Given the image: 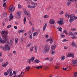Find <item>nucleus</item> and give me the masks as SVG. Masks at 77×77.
<instances>
[{
    "label": "nucleus",
    "mask_w": 77,
    "mask_h": 77,
    "mask_svg": "<svg viewBox=\"0 0 77 77\" xmlns=\"http://www.w3.org/2000/svg\"><path fill=\"white\" fill-rule=\"evenodd\" d=\"M8 32H6L5 33L2 35V37L0 36V43L1 44H4V43H7L9 42V38H7L8 37Z\"/></svg>",
    "instance_id": "nucleus-1"
},
{
    "label": "nucleus",
    "mask_w": 77,
    "mask_h": 77,
    "mask_svg": "<svg viewBox=\"0 0 77 77\" xmlns=\"http://www.w3.org/2000/svg\"><path fill=\"white\" fill-rule=\"evenodd\" d=\"M9 42L7 43V44L5 45V51H7V50H10L11 48V46H9L8 47V45H9Z\"/></svg>",
    "instance_id": "nucleus-2"
},
{
    "label": "nucleus",
    "mask_w": 77,
    "mask_h": 77,
    "mask_svg": "<svg viewBox=\"0 0 77 77\" xmlns=\"http://www.w3.org/2000/svg\"><path fill=\"white\" fill-rule=\"evenodd\" d=\"M50 51V47L46 46L44 48V51L45 53H47Z\"/></svg>",
    "instance_id": "nucleus-3"
},
{
    "label": "nucleus",
    "mask_w": 77,
    "mask_h": 77,
    "mask_svg": "<svg viewBox=\"0 0 77 77\" xmlns=\"http://www.w3.org/2000/svg\"><path fill=\"white\" fill-rule=\"evenodd\" d=\"M74 17H75V16H74V14H72L70 16V18L69 21L70 24H72V23H71L70 21H73V20H74Z\"/></svg>",
    "instance_id": "nucleus-4"
},
{
    "label": "nucleus",
    "mask_w": 77,
    "mask_h": 77,
    "mask_svg": "<svg viewBox=\"0 0 77 77\" xmlns=\"http://www.w3.org/2000/svg\"><path fill=\"white\" fill-rule=\"evenodd\" d=\"M16 15L17 18V19H20L21 17V12L20 11H17L16 12Z\"/></svg>",
    "instance_id": "nucleus-5"
},
{
    "label": "nucleus",
    "mask_w": 77,
    "mask_h": 77,
    "mask_svg": "<svg viewBox=\"0 0 77 77\" xmlns=\"http://www.w3.org/2000/svg\"><path fill=\"white\" fill-rule=\"evenodd\" d=\"M11 71H12V69L11 68L7 70V72H4V75H9L10 72H11Z\"/></svg>",
    "instance_id": "nucleus-6"
},
{
    "label": "nucleus",
    "mask_w": 77,
    "mask_h": 77,
    "mask_svg": "<svg viewBox=\"0 0 77 77\" xmlns=\"http://www.w3.org/2000/svg\"><path fill=\"white\" fill-rule=\"evenodd\" d=\"M8 9H10V13H12V12L14 11L15 10V7H12L11 8V6H10L8 8Z\"/></svg>",
    "instance_id": "nucleus-7"
},
{
    "label": "nucleus",
    "mask_w": 77,
    "mask_h": 77,
    "mask_svg": "<svg viewBox=\"0 0 77 77\" xmlns=\"http://www.w3.org/2000/svg\"><path fill=\"white\" fill-rule=\"evenodd\" d=\"M57 23H58L60 25H62V24H64V23L63 22V19H61L59 21H57Z\"/></svg>",
    "instance_id": "nucleus-8"
},
{
    "label": "nucleus",
    "mask_w": 77,
    "mask_h": 77,
    "mask_svg": "<svg viewBox=\"0 0 77 77\" xmlns=\"http://www.w3.org/2000/svg\"><path fill=\"white\" fill-rule=\"evenodd\" d=\"M14 42V38H12L11 39V41L10 42L9 45L10 46H12L13 45V42Z\"/></svg>",
    "instance_id": "nucleus-9"
},
{
    "label": "nucleus",
    "mask_w": 77,
    "mask_h": 77,
    "mask_svg": "<svg viewBox=\"0 0 77 77\" xmlns=\"http://www.w3.org/2000/svg\"><path fill=\"white\" fill-rule=\"evenodd\" d=\"M27 7L28 9H33L36 8V6L34 5L33 6H32L30 5H27Z\"/></svg>",
    "instance_id": "nucleus-10"
},
{
    "label": "nucleus",
    "mask_w": 77,
    "mask_h": 77,
    "mask_svg": "<svg viewBox=\"0 0 77 77\" xmlns=\"http://www.w3.org/2000/svg\"><path fill=\"white\" fill-rule=\"evenodd\" d=\"M55 23V20L53 19H51L49 21V23L51 24H54Z\"/></svg>",
    "instance_id": "nucleus-11"
},
{
    "label": "nucleus",
    "mask_w": 77,
    "mask_h": 77,
    "mask_svg": "<svg viewBox=\"0 0 77 77\" xmlns=\"http://www.w3.org/2000/svg\"><path fill=\"white\" fill-rule=\"evenodd\" d=\"M74 54H71V53H69L68 55V57H72L73 58L74 57Z\"/></svg>",
    "instance_id": "nucleus-12"
},
{
    "label": "nucleus",
    "mask_w": 77,
    "mask_h": 77,
    "mask_svg": "<svg viewBox=\"0 0 77 77\" xmlns=\"http://www.w3.org/2000/svg\"><path fill=\"white\" fill-rule=\"evenodd\" d=\"M56 49V45L54 44L52 45L51 47V49L52 50H55Z\"/></svg>",
    "instance_id": "nucleus-13"
},
{
    "label": "nucleus",
    "mask_w": 77,
    "mask_h": 77,
    "mask_svg": "<svg viewBox=\"0 0 77 77\" xmlns=\"http://www.w3.org/2000/svg\"><path fill=\"white\" fill-rule=\"evenodd\" d=\"M9 18L10 19L9 20L10 21H11V20H12V19H13V18H14V15H12V14H11L9 16Z\"/></svg>",
    "instance_id": "nucleus-14"
},
{
    "label": "nucleus",
    "mask_w": 77,
    "mask_h": 77,
    "mask_svg": "<svg viewBox=\"0 0 77 77\" xmlns=\"http://www.w3.org/2000/svg\"><path fill=\"white\" fill-rule=\"evenodd\" d=\"M72 65H75V66H76L77 65V60H75L73 62V64H72Z\"/></svg>",
    "instance_id": "nucleus-15"
},
{
    "label": "nucleus",
    "mask_w": 77,
    "mask_h": 77,
    "mask_svg": "<svg viewBox=\"0 0 77 77\" xmlns=\"http://www.w3.org/2000/svg\"><path fill=\"white\" fill-rule=\"evenodd\" d=\"M8 64H9V63L8 62H7L5 63H4L2 65V66L5 68V67H6V66H7Z\"/></svg>",
    "instance_id": "nucleus-16"
},
{
    "label": "nucleus",
    "mask_w": 77,
    "mask_h": 77,
    "mask_svg": "<svg viewBox=\"0 0 77 77\" xmlns=\"http://www.w3.org/2000/svg\"><path fill=\"white\" fill-rule=\"evenodd\" d=\"M47 23H45L44 25V26L43 28V31H45V29H46V27H47Z\"/></svg>",
    "instance_id": "nucleus-17"
},
{
    "label": "nucleus",
    "mask_w": 77,
    "mask_h": 77,
    "mask_svg": "<svg viewBox=\"0 0 77 77\" xmlns=\"http://www.w3.org/2000/svg\"><path fill=\"white\" fill-rule=\"evenodd\" d=\"M6 32H8V31H2L0 32V33H1V34H2V35H5V33H6Z\"/></svg>",
    "instance_id": "nucleus-18"
},
{
    "label": "nucleus",
    "mask_w": 77,
    "mask_h": 77,
    "mask_svg": "<svg viewBox=\"0 0 77 77\" xmlns=\"http://www.w3.org/2000/svg\"><path fill=\"white\" fill-rule=\"evenodd\" d=\"M25 31L24 29H21L18 31V33H24Z\"/></svg>",
    "instance_id": "nucleus-19"
},
{
    "label": "nucleus",
    "mask_w": 77,
    "mask_h": 77,
    "mask_svg": "<svg viewBox=\"0 0 77 77\" xmlns=\"http://www.w3.org/2000/svg\"><path fill=\"white\" fill-rule=\"evenodd\" d=\"M35 53H37V51H38V47H37V46L35 45Z\"/></svg>",
    "instance_id": "nucleus-20"
},
{
    "label": "nucleus",
    "mask_w": 77,
    "mask_h": 77,
    "mask_svg": "<svg viewBox=\"0 0 77 77\" xmlns=\"http://www.w3.org/2000/svg\"><path fill=\"white\" fill-rule=\"evenodd\" d=\"M38 32H34L33 34V36H37V35H38Z\"/></svg>",
    "instance_id": "nucleus-21"
},
{
    "label": "nucleus",
    "mask_w": 77,
    "mask_h": 77,
    "mask_svg": "<svg viewBox=\"0 0 77 77\" xmlns=\"http://www.w3.org/2000/svg\"><path fill=\"white\" fill-rule=\"evenodd\" d=\"M30 66H27L26 67V71H29V69H30Z\"/></svg>",
    "instance_id": "nucleus-22"
},
{
    "label": "nucleus",
    "mask_w": 77,
    "mask_h": 77,
    "mask_svg": "<svg viewBox=\"0 0 77 77\" xmlns=\"http://www.w3.org/2000/svg\"><path fill=\"white\" fill-rule=\"evenodd\" d=\"M35 62L36 63H39L40 61L39 60L36 59L35 60Z\"/></svg>",
    "instance_id": "nucleus-23"
},
{
    "label": "nucleus",
    "mask_w": 77,
    "mask_h": 77,
    "mask_svg": "<svg viewBox=\"0 0 77 77\" xmlns=\"http://www.w3.org/2000/svg\"><path fill=\"white\" fill-rule=\"evenodd\" d=\"M58 30L59 31H60V32H62V29L61 27H58Z\"/></svg>",
    "instance_id": "nucleus-24"
},
{
    "label": "nucleus",
    "mask_w": 77,
    "mask_h": 77,
    "mask_svg": "<svg viewBox=\"0 0 77 77\" xmlns=\"http://www.w3.org/2000/svg\"><path fill=\"white\" fill-rule=\"evenodd\" d=\"M69 35H70L71 36H74V35L73 34V33H72V32H69Z\"/></svg>",
    "instance_id": "nucleus-25"
},
{
    "label": "nucleus",
    "mask_w": 77,
    "mask_h": 77,
    "mask_svg": "<svg viewBox=\"0 0 77 77\" xmlns=\"http://www.w3.org/2000/svg\"><path fill=\"white\" fill-rule=\"evenodd\" d=\"M71 5V2L70 1H68L67 3V6H69Z\"/></svg>",
    "instance_id": "nucleus-26"
},
{
    "label": "nucleus",
    "mask_w": 77,
    "mask_h": 77,
    "mask_svg": "<svg viewBox=\"0 0 77 77\" xmlns=\"http://www.w3.org/2000/svg\"><path fill=\"white\" fill-rule=\"evenodd\" d=\"M75 43L74 42H72V47H75Z\"/></svg>",
    "instance_id": "nucleus-27"
},
{
    "label": "nucleus",
    "mask_w": 77,
    "mask_h": 77,
    "mask_svg": "<svg viewBox=\"0 0 77 77\" xmlns=\"http://www.w3.org/2000/svg\"><path fill=\"white\" fill-rule=\"evenodd\" d=\"M34 59H35V57H33L32 58L29 59V60L32 61L33 60H34Z\"/></svg>",
    "instance_id": "nucleus-28"
},
{
    "label": "nucleus",
    "mask_w": 77,
    "mask_h": 77,
    "mask_svg": "<svg viewBox=\"0 0 77 77\" xmlns=\"http://www.w3.org/2000/svg\"><path fill=\"white\" fill-rule=\"evenodd\" d=\"M60 59H61V60H64V59H65V57L63 56H62L61 57V58Z\"/></svg>",
    "instance_id": "nucleus-29"
},
{
    "label": "nucleus",
    "mask_w": 77,
    "mask_h": 77,
    "mask_svg": "<svg viewBox=\"0 0 77 77\" xmlns=\"http://www.w3.org/2000/svg\"><path fill=\"white\" fill-rule=\"evenodd\" d=\"M10 72L9 76H10V77H12V75H13V74H12V71H11Z\"/></svg>",
    "instance_id": "nucleus-30"
},
{
    "label": "nucleus",
    "mask_w": 77,
    "mask_h": 77,
    "mask_svg": "<svg viewBox=\"0 0 77 77\" xmlns=\"http://www.w3.org/2000/svg\"><path fill=\"white\" fill-rule=\"evenodd\" d=\"M19 41L20 42H23V38L21 37L19 39Z\"/></svg>",
    "instance_id": "nucleus-31"
},
{
    "label": "nucleus",
    "mask_w": 77,
    "mask_h": 77,
    "mask_svg": "<svg viewBox=\"0 0 77 77\" xmlns=\"http://www.w3.org/2000/svg\"><path fill=\"white\" fill-rule=\"evenodd\" d=\"M33 48V47H32L30 49V51H33V48Z\"/></svg>",
    "instance_id": "nucleus-32"
},
{
    "label": "nucleus",
    "mask_w": 77,
    "mask_h": 77,
    "mask_svg": "<svg viewBox=\"0 0 77 77\" xmlns=\"http://www.w3.org/2000/svg\"><path fill=\"white\" fill-rule=\"evenodd\" d=\"M42 67V66H38L37 67H36V68H37V69H39V68H41Z\"/></svg>",
    "instance_id": "nucleus-33"
},
{
    "label": "nucleus",
    "mask_w": 77,
    "mask_h": 77,
    "mask_svg": "<svg viewBox=\"0 0 77 77\" xmlns=\"http://www.w3.org/2000/svg\"><path fill=\"white\" fill-rule=\"evenodd\" d=\"M24 13L26 15H28V13H27V12L26 10H24Z\"/></svg>",
    "instance_id": "nucleus-34"
},
{
    "label": "nucleus",
    "mask_w": 77,
    "mask_h": 77,
    "mask_svg": "<svg viewBox=\"0 0 77 77\" xmlns=\"http://www.w3.org/2000/svg\"><path fill=\"white\" fill-rule=\"evenodd\" d=\"M71 38H72L73 39H75L77 38H76L75 36L74 35L73 37H71Z\"/></svg>",
    "instance_id": "nucleus-35"
},
{
    "label": "nucleus",
    "mask_w": 77,
    "mask_h": 77,
    "mask_svg": "<svg viewBox=\"0 0 77 77\" xmlns=\"http://www.w3.org/2000/svg\"><path fill=\"white\" fill-rule=\"evenodd\" d=\"M0 48L1 49H2V50H5V47L4 46H0Z\"/></svg>",
    "instance_id": "nucleus-36"
},
{
    "label": "nucleus",
    "mask_w": 77,
    "mask_h": 77,
    "mask_svg": "<svg viewBox=\"0 0 77 77\" xmlns=\"http://www.w3.org/2000/svg\"><path fill=\"white\" fill-rule=\"evenodd\" d=\"M18 38H16L15 39V43L16 44H17L18 42Z\"/></svg>",
    "instance_id": "nucleus-37"
},
{
    "label": "nucleus",
    "mask_w": 77,
    "mask_h": 77,
    "mask_svg": "<svg viewBox=\"0 0 77 77\" xmlns=\"http://www.w3.org/2000/svg\"><path fill=\"white\" fill-rule=\"evenodd\" d=\"M55 69H59V68H60V66H56L55 67Z\"/></svg>",
    "instance_id": "nucleus-38"
},
{
    "label": "nucleus",
    "mask_w": 77,
    "mask_h": 77,
    "mask_svg": "<svg viewBox=\"0 0 77 77\" xmlns=\"http://www.w3.org/2000/svg\"><path fill=\"white\" fill-rule=\"evenodd\" d=\"M63 33H65V34H66V35H68V34L67 33V31L66 30L63 31Z\"/></svg>",
    "instance_id": "nucleus-39"
},
{
    "label": "nucleus",
    "mask_w": 77,
    "mask_h": 77,
    "mask_svg": "<svg viewBox=\"0 0 77 77\" xmlns=\"http://www.w3.org/2000/svg\"><path fill=\"white\" fill-rule=\"evenodd\" d=\"M52 38L49 39L47 40L46 41V42H48V41H50L51 40H52Z\"/></svg>",
    "instance_id": "nucleus-40"
},
{
    "label": "nucleus",
    "mask_w": 77,
    "mask_h": 77,
    "mask_svg": "<svg viewBox=\"0 0 77 77\" xmlns=\"http://www.w3.org/2000/svg\"><path fill=\"white\" fill-rule=\"evenodd\" d=\"M32 34H31L29 36V37L30 39L32 38Z\"/></svg>",
    "instance_id": "nucleus-41"
},
{
    "label": "nucleus",
    "mask_w": 77,
    "mask_h": 77,
    "mask_svg": "<svg viewBox=\"0 0 77 77\" xmlns=\"http://www.w3.org/2000/svg\"><path fill=\"white\" fill-rule=\"evenodd\" d=\"M6 5V3H4L3 4V7L4 8H5V6Z\"/></svg>",
    "instance_id": "nucleus-42"
},
{
    "label": "nucleus",
    "mask_w": 77,
    "mask_h": 77,
    "mask_svg": "<svg viewBox=\"0 0 77 77\" xmlns=\"http://www.w3.org/2000/svg\"><path fill=\"white\" fill-rule=\"evenodd\" d=\"M13 53L14 54H17V52L15 51H14L13 52Z\"/></svg>",
    "instance_id": "nucleus-43"
},
{
    "label": "nucleus",
    "mask_w": 77,
    "mask_h": 77,
    "mask_svg": "<svg viewBox=\"0 0 77 77\" xmlns=\"http://www.w3.org/2000/svg\"><path fill=\"white\" fill-rule=\"evenodd\" d=\"M30 45H31V43H30L29 44H28L27 45V47H30Z\"/></svg>",
    "instance_id": "nucleus-44"
},
{
    "label": "nucleus",
    "mask_w": 77,
    "mask_h": 77,
    "mask_svg": "<svg viewBox=\"0 0 77 77\" xmlns=\"http://www.w3.org/2000/svg\"><path fill=\"white\" fill-rule=\"evenodd\" d=\"M31 4L32 5H35V3L33 2H31Z\"/></svg>",
    "instance_id": "nucleus-45"
},
{
    "label": "nucleus",
    "mask_w": 77,
    "mask_h": 77,
    "mask_svg": "<svg viewBox=\"0 0 77 77\" xmlns=\"http://www.w3.org/2000/svg\"><path fill=\"white\" fill-rule=\"evenodd\" d=\"M13 74H14V75H16V74H17V73L16 72H15V71H14L13 72Z\"/></svg>",
    "instance_id": "nucleus-46"
},
{
    "label": "nucleus",
    "mask_w": 77,
    "mask_h": 77,
    "mask_svg": "<svg viewBox=\"0 0 77 77\" xmlns=\"http://www.w3.org/2000/svg\"><path fill=\"white\" fill-rule=\"evenodd\" d=\"M48 17L47 15H45L44 16V18H48Z\"/></svg>",
    "instance_id": "nucleus-47"
},
{
    "label": "nucleus",
    "mask_w": 77,
    "mask_h": 77,
    "mask_svg": "<svg viewBox=\"0 0 77 77\" xmlns=\"http://www.w3.org/2000/svg\"><path fill=\"white\" fill-rule=\"evenodd\" d=\"M11 27H12V26L11 25H10L8 26H7V28H10Z\"/></svg>",
    "instance_id": "nucleus-48"
},
{
    "label": "nucleus",
    "mask_w": 77,
    "mask_h": 77,
    "mask_svg": "<svg viewBox=\"0 0 77 77\" xmlns=\"http://www.w3.org/2000/svg\"><path fill=\"white\" fill-rule=\"evenodd\" d=\"M54 53H55V51H52L51 53L52 54H54Z\"/></svg>",
    "instance_id": "nucleus-49"
},
{
    "label": "nucleus",
    "mask_w": 77,
    "mask_h": 77,
    "mask_svg": "<svg viewBox=\"0 0 77 77\" xmlns=\"http://www.w3.org/2000/svg\"><path fill=\"white\" fill-rule=\"evenodd\" d=\"M77 0H70V1L71 2H73L74 1H75V2H77Z\"/></svg>",
    "instance_id": "nucleus-50"
},
{
    "label": "nucleus",
    "mask_w": 77,
    "mask_h": 77,
    "mask_svg": "<svg viewBox=\"0 0 77 77\" xmlns=\"http://www.w3.org/2000/svg\"><path fill=\"white\" fill-rule=\"evenodd\" d=\"M53 60V58H52L49 60L50 62H51Z\"/></svg>",
    "instance_id": "nucleus-51"
},
{
    "label": "nucleus",
    "mask_w": 77,
    "mask_h": 77,
    "mask_svg": "<svg viewBox=\"0 0 77 77\" xmlns=\"http://www.w3.org/2000/svg\"><path fill=\"white\" fill-rule=\"evenodd\" d=\"M74 75L77 77V72H75V73H74Z\"/></svg>",
    "instance_id": "nucleus-52"
},
{
    "label": "nucleus",
    "mask_w": 77,
    "mask_h": 77,
    "mask_svg": "<svg viewBox=\"0 0 77 77\" xmlns=\"http://www.w3.org/2000/svg\"><path fill=\"white\" fill-rule=\"evenodd\" d=\"M18 7L19 9H21V5H18Z\"/></svg>",
    "instance_id": "nucleus-53"
},
{
    "label": "nucleus",
    "mask_w": 77,
    "mask_h": 77,
    "mask_svg": "<svg viewBox=\"0 0 77 77\" xmlns=\"http://www.w3.org/2000/svg\"><path fill=\"white\" fill-rule=\"evenodd\" d=\"M52 42H53V39H52V40H51V41H50V44H52Z\"/></svg>",
    "instance_id": "nucleus-54"
},
{
    "label": "nucleus",
    "mask_w": 77,
    "mask_h": 77,
    "mask_svg": "<svg viewBox=\"0 0 77 77\" xmlns=\"http://www.w3.org/2000/svg\"><path fill=\"white\" fill-rule=\"evenodd\" d=\"M3 61V59L1 58L0 59V62H2Z\"/></svg>",
    "instance_id": "nucleus-55"
},
{
    "label": "nucleus",
    "mask_w": 77,
    "mask_h": 77,
    "mask_svg": "<svg viewBox=\"0 0 77 77\" xmlns=\"http://www.w3.org/2000/svg\"><path fill=\"white\" fill-rule=\"evenodd\" d=\"M26 17H24V19L23 20V21L24 22H26Z\"/></svg>",
    "instance_id": "nucleus-56"
},
{
    "label": "nucleus",
    "mask_w": 77,
    "mask_h": 77,
    "mask_svg": "<svg viewBox=\"0 0 77 77\" xmlns=\"http://www.w3.org/2000/svg\"><path fill=\"white\" fill-rule=\"evenodd\" d=\"M31 61V60H30V59L28 60V63H29V64H30V63H31V61Z\"/></svg>",
    "instance_id": "nucleus-57"
},
{
    "label": "nucleus",
    "mask_w": 77,
    "mask_h": 77,
    "mask_svg": "<svg viewBox=\"0 0 77 77\" xmlns=\"http://www.w3.org/2000/svg\"><path fill=\"white\" fill-rule=\"evenodd\" d=\"M66 41H68V40L66 39H64L63 41V42H66Z\"/></svg>",
    "instance_id": "nucleus-58"
},
{
    "label": "nucleus",
    "mask_w": 77,
    "mask_h": 77,
    "mask_svg": "<svg viewBox=\"0 0 77 77\" xmlns=\"http://www.w3.org/2000/svg\"><path fill=\"white\" fill-rule=\"evenodd\" d=\"M37 32L38 33H39V32H40V29H38L37 30Z\"/></svg>",
    "instance_id": "nucleus-59"
},
{
    "label": "nucleus",
    "mask_w": 77,
    "mask_h": 77,
    "mask_svg": "<svg viewBox=\"0 0 77 77\" xmlns=\"http://www.w3.org/2000/svg\"><path fill=\"white\" fill-rule=\"evenodd\" d=\"M8 56H9L10 57H11V56H12V54H11V53L10 54L8 55Z\"/></svg>",
    "instance_id": "nucleus-60"
},
{
    "label": "nucleus",
    "mask_w": 77,
    "mask_h": 77,
    "mask_svg": "<svg viewBox=\"0 0 77 77\" xmlns=\"http://www.w3.org/2000/svg\"><path fill=\"white\" fill-rule=\"evenodd\" d=\"M45 38H48V35H46L45 36Z\"/></svg>",
    "instance_id": "nucleus-61"
},
{
    "label": "nucleus",
    "mask_w": 77,
    "mask_h": 77,
    "mask_svg": "<svg viewBox=\"0 0 77 77\" xmlns=\"http://www.w3.org/2000/svg\"><path fill=\"white\" fill-rule=\"evenodd\" d=\"M27 15V16L28 17H30V13H29L28 14V15Z\"/></svg>",
    "instance_id": "nucleus-62"
},
{
    "label": "nucleus",
    "mask_w": 77,
    "mask_h": 77,
    "mask_svg": "<svg viewBox=\"0 0 77 77\" xmlns=\"http://www.w3.org/2000/svg\"><path fill=\"white\" fill-rule=\"evenodd\" d=\"M14 27L15 29H17V27L16 26H14Z\"/></svg>",
    "instance_id": "nucleus-63"
},
{
    "label": "nucleus",
    "mask_w": 77,
    "mask_h": 77,
    "mask_svg": "<svg viewBox=\"0 0 77 77\" xmlns=\"http://www.w3.org/2000/svg\"><path fill=\"white\" fill-rule=\"evenodd\" d=\"M60 14L61 15L63 14V11H61V12L60 13Z\"/></svg>",
    "instance_id": "nucleus-64"
}]
</instances>
